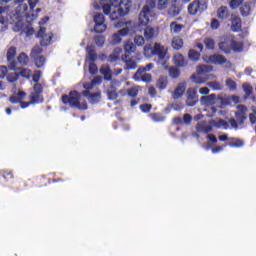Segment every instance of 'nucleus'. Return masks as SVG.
<instances>
[{
	"label": "nucleus",
	"mask_w": 256,
	"mask_h": 256,
	"mask_svg": "<svg viewBox=\"0 0 256 256\" xmlns=\"http://www.w3.org/2000/svg\"><path fill=\"white\" fill-rule=\"evenodd\" d=\"M204 59L207 63H212L213 65H224V63L227 61V58L221 54L206 56Z\"/></svg>",
	"instance_id": "15"
},
{
	"label": "nucleus",
	"mask_w": 256,
	"mask_h": 256,
	"mask_svg": "<svg viewBox=\"0 0 256 256\" xmlns=\"http://www.w3.org/2000/svg\"><path fill=\"white\" fill-rule=\"evenodd\" d=\"M183 45H185V42H183V38L180 36H174L172 38L171 47L175 51H180V49H183Z\"/></svg>",
	"instance_id": "20"
},
{
	"label": "nucleus",
	"mask_w": 256,
	"mask_h": 256,
	"mask_svg": "<svg viewBox=\"0 0 256 256\" xmlns=\"http://www.w3.org/2000/svg\"><path fill=\"white\" fill-rule=\"evenodd\" d=\"M151 17H155V12L149 8V5L143 6L138 17L139 27H147L151 21Z\"/></svg>",
	"instance_id": "6"
},
{
	"label": "nucleus",
	"mask_w": 256,
	"mask_h": 256,
	"mask_svg": "<svg viewBox=\"0 0 256 256\" xmlns=\"http://www.w3.org/2000/svg\"><path fill=\"white\" fill-rule=\"evenodd\" d=\"M20 69H18V77H24L25 79H31V70L27 69V68H21V66H19Z\"/></svg>",
	"instance_id": "44"
},
{
	"label": "nucleus",
	"mask_w": 256,
	"mask_h": 256,
	"mask_svg": "<svg viewBox=\"0 0 256 256\" xmlns=\"http://www.w3.org/2000/svg\"><path fill=\"white\" fill-rule=\"evenodd\" d=\"M183 29H185V25L183 24H178L177 22H171L170 23V31L172 33H181V31H183Z\"/></svg>",
	"instance_id": "35"
},
{
	"label": "nucleus",
	"mask_w": 256,
	"mask_h": 256,
	"mask_svg": "<svg viewBox=\"0 0 256 256\" xmlns=\"http://www.w3.org/2000/svg\"><path fill=\"white\" fill-rule=\"evenodd\" d=\"M7 79L9 83H15L19 79V73L18 72H13L8 74Z\"/></svg>",
	"instance_id": "56"
},
{
	"label": "nucleus",
	"mask_w": 256,
	"mask_h": 256,
	"mask_svg": "<svg viewBox=\"0 0 256 256\" xmlns=\"http://www.w3.org/2000/svg\"><path fill=\"white\" fill-rule=\"evenodd\" d=\"M209 7V3L207 0H193L188 5V13L189 15H197V13H203V11H207Z\"/></svg>",
	"instance_id": "7"
},
{
	"label": "nucleus",
	"mask_w": 256,
	"mask_h": 256,
	"mask_svg": "<svg viewBox=\"0 0 256 256\" xmlns=\"http://www.w3.org/2000/svg\"><path fill=\"white\" fill-rule=\"evenodd\" d=\"M181 13V8L177 6V4H172L168 10V14L171 15V17H177Z\"/></svg>",
	"instance_id": "39"
},
{
	"label": "nucleus",
	"mask_w": 256,
	"mask_h": 256,
	"mask_svg": "<svg viewBox=\"0 0 256 256\" xmlns=\"http://www.w3.org/2000/svg\"><path fill=\"white\" fill-rule=\"evenodd\" d=\"M86 51L89 61H91V63H95L97 61V52H95V46H87Z\"/></svg>",
	"instance_id": "25"
},
{
	"label": "nucleus",
	"mask_w": 256,
	"mask_h": 256,
	"mask_svg": "<svg viewBox=\"0 0 256 256\" xmlns=\"http://www.w3.org/2000/svg\"><path fill=\"white\" fill-rule=\"evenodd\" d=\"M32 81H34V83H39V81H41V71L38 70L34 72L32 75Z\"/></svg>",
	"instance_id": "63"
},
{
	"label": "nucleus",
	"mask_w": 256,
	"mask_h": 256,
	"mask_svg": "<svg viewBox=\"0 0 256 256\" xmlns=\"http://www.w3.org/2000/svg\"><path fill=\"white\" fill-rule=\"evenodd\" d=\"M188 58L190 61H199V59H201V53L197 52L195 49H190L188 52Z\"/></svg>",
	"instance_id": "40"
},
{
	"label": "nucleus",
	"mask_w": 256,
	"mask_h": 256,
	"mask_svg": "<svg viewBox=\"0 0 256 256\" xmlns=\"http://www.w3.org/2000/svg\"><path fill=\"white\" fill-rule=\"evenodd\" d=\"M134 43L137 47H143L145 45V38L142 35H136L134 37Z\"/></svg>",
	"instance_id": "50"
},
{
	"label": "nucleus",
	"mask_w": 256,
	"mask_h": 256,
	"mask_svg": "<svg viewBox=\"0 0 256 256\" xmlns=\"http://www.w3.org/2000/svg\"><path fill=\"white\" fill-rule=\"evenodd\" d=\"M98 71H99V68L97 67V64H95V62H91L89 64L90 75H97Z\"/></svg>",
	"instance_id": "54"
},
{
	"label": "nucleus",
	"mask_w": 256,
	"mask_h": 256,
	"mask_svg": "<svg viewBox=\"0 0 256 256\" xmlns=\"http://www.w3.org/2000/svg\"><path fill=\"white\" fill-rule=\"evenodd\" d=\"M18 67H25L29 63V56H27L24 52L20 53L18 58Z\"/></svg>",
	"instance_id": "33"
},
{
	"label": "nucleus",
	"mask_w": 256,
	"mask_h": 256,
	"mask_svg": "<svg viewBox=\"0 0 256 256\" xmlns=\"http://www.w3.org/2000/svg\"><path fill=\"white\" fill-rule=\"evenodd\" d=\"M17 56V48L15 46H11L8 50H7V61L9 63V70L10 71H18V69H21V67L19 66V63H17V61H15V57Z\"/></svg>",
	"instance_id": "11"
},
{
	"label": "nucleus",
	"mask_w": 256,
	"mask_h": 256,
	"mask_svg": "<svg viewBox=\"0 0 256 256\" xmlns=\"http://www.w3.org/2000/svg\"><path fill=\"white\" fill-rule=\"evenodd\" d=\"M185 91H187V84L185 82H180L172 92V99L175 101L177 99H181L185 95Z\"/></svg>",
	"instance_id": "14"
},
{
	"label": "nucleus",
	"mask_w": 256,
	"mask_h": 256,
	"mask_svg": "<svg viewBox=\"0 0 256 256\" xmlns=\"http://www.w3.org/2000/svg\"><path fill=\"white\" fill-rule=\"evenodd\" d=\"M149 117L154 121V123H163V121H165V116L159 113H151Z\"/></svg>",
	"instance_id": "45"
},
{
	"label": "nucleus",
	"mask_w": 256,
	"mask_h": 256,
	"mask_svg": "<svg viewBox=\"0 0 256 256\" xmlns=\"http://www.w3.org/2000/svg\"><path fill=\"white\" fill-rule=\"evenodd\" d=\"M216 99H217V95L210 94L207 96H202L200 98V101H201L202 105H215Z\"/></svg>",
	"instance_id": "24"
},
{
	"label": "nucleus",
	"mask_w": 256,
	"mask_h": 256,
	"mask_svg": "<svg viewBox=\"0 0 256 256\" xmlns=\"http://www.w3.org/2000/svg\"><path fill=\"white\" fill-rule=\"evenodd\" d=\"M119 97V94L117 93V90H108L107 91V98L109 101H115Z\"/></svg>",
	"instance_id": "53"
},
{
	"label": "nucleus",
	"mask_w": 256,
	"mask_h": 256,
	"mask_svg": "<svg viewBox=\"0 0 256 256\" xmlns=\"http://www.w3.org/2000/svg\"><path fill=\"white\" fill-rule=\"evenodd\" d=\"M251 5H253V2H245L240 6V15L242 17H249L251 15Z\"/></svg>",
	"instance_id": "22"
},
{
	"label": "nucleus",
	"mask_w": 256,
	"mask_h": 256,
	"mask_svg": "<svg viewBox=\"0 0 256 256\" xmlns=\"http://www.w3.org/2000/svg\"><path fill=\"white\" fill-rule=\"evenodd\" d=\"M26 96H27V93H25V91H19L17 94L12 95L9 98V101L10 103H21Z\"/></svg>",
	"instance_id": "26"
},
{
	"label": "nucleus",
	"mask_w": 256,
	"mask_h": 256,
	"mask_svg": "<svg viewBox=\"0 0 256 256\" xmlns=\"http://www.w3.org/2000/svg\"><path fill=\"white\" fill-rule=\"evenodd\" d=\"M122 38L118 33H115L112 35L111 37V43L112 45H119V43H121Z\"/></svg>",
	"instance_id": "55"
},
{
	"label": "nucleus",
	"mask_w": 256,
	"mask_h": 256,
	"mask_svg": "<svg viewBox=\"0 0 256 256\" xmlns=\"http://www.w3.org/2000/svg\"><path fill=\"white\" fill-rule=\"evenodd\" d=\"M129 97H137L139 95V89L137 87H132L127 90Z\"/></svg>",
	"instance_id": "58"
},
{
	"label": "nucleus",
	"mask_w": 256,
	"mask_h": 256,
	"mask_svg": "<svg viewBox=\"0 0 256 256\" xmlns=\"http://www.w3.org/2000/svg\"><path fill=\"white\" fill-rule=\"evenodd\" d=\"M94 43L97 47H103L105 45V36H95Z\"/></svg>",
	"instance_id": "52"
},
{
	"label": "nucleus",
	"mask_w": 256,
	"mask_h": 256,
	"mask_svg": "<svg viewBox=\"0 0 256 256\" xmlns=\"http://www.w3.org/2000/svg\"><path fill=\"white\" fill-rule=\"evenodd\" d=\"M144 55L145 57H155L156 55L160 61H163L167 57V48L159 42L154 43V46L146 44L144 46Z\"/></svg>",
	"instance_id": "4"
},
{
	"label": "nucleus",
	"mask_w": 256,
	"mask_h": 256,
	"mask_svg": "<svg viewBox=\"0 0 256 256\" xmlns=\"http://www.w3.org/2000/svg\"><path fill=\"white\" fill-rule=\"evenodd\" d=\"M30 103L39 105L45 103V97L43 96V85L41 83H35L32 87V91L29 94Z\"/></svg>",
	"instance_id": "5"
},
{
	"label": "nucleus",
	"mask_w": 256,
	"mask_h": 256,
	"mask_svg": "<svg viewBox=\"0 0 256 256\" xmlns=\"http://www.w3.org/2000/svg\"><path fill=\"white\" fill-rule=\"evenodd\" d=\"M124 51L125 55H131V53H135V51H137V47L133 42L128 41L124 44Z\"/></svg>",
	"instance_id": "30"
},
{
	"label": "nucleus",
	"mask_w": 256,
	"mask_h": 256,
	"mask_svg": "<svg viewBox=\"0 0 256 256\" xmlns=\"http://www.w3.org/2000/svg\"><path fill=\"white\" fill-rule=\"evenodd\" d=\"M203 43L209 51H213V49H215V40L213 38L207 37L204 39Z\"/></svg>",
	"instance_id": "43"
},
{
	"label": "nucleus",
	"mask_w": 256,
	"mask_h": 256,
	"mask_svg": "<svg viewBox=\"0 0 256 256\" xmlns=\"http://www.w3.org/2000/svg\"><path fill=\"white\" fill-rule=\"evenodd\" d=\"M242 88L245 93V99H247L248 97H251V95H253V86H251V84L244 83V84H242Z\"/></svg>",
	"instance_id": "41"
},
{
	"label": "nucleus",
	"mask_w": 256,
	"mask_h": 256,
	"mask_svg": "<svg viewBox=\"0 0 256 256\" xmlns=\"http://www.w3.org/2000/svg\"><path fill=\"white\" fill-rule=\"evenodd\" d=\"M228 145L229 147L239 148V147H243L244 142L239 138H231V141L228 143Z\"/></svg>",
	"instance_id": "47"
},
{
	"label": "nucleus",
	"mask_w": 256,
	"mask_h": 256,
	"mask_svg": "<svg viewBox=\"0 0 256 256\" xmlns=\"http://www.w3.org/2000/svg\"><path fill=\"white\" fill-rule=\"evenodd\" d=\"M121 60L125 63L124 69L126 71H131L137 69V62L131 58H129L128 54H123L121 56Z\"/></svg>",
	"instance_id": "17"
},
{
	"label": "nucleus",
	"mask_w": 256,
	"mask_h": 256,
	"mask_svg": "<svg viewBox=\"0 0 256 256\" xmlns=\"http://www.w3.org/2000/svg\"><path fill=\"white\" fill-rule=\"evenodd\" d=\"M119 53H121V49L116 48L114 52L108 56V63H117V61H119Z\"/></svg>",
	"instance_id": "34"
},
{
	"label": "nucleus",
	"mask_w": 256,
	"mask_h": 256,
	"mask_svg": "<svg viewBox=\"0 0 256 256\" xmlns=\"http://www.w3.org/2000/svg\"><path fill=\"white\" fill-rule=\"evenodd\" d=\"M173 62L176 67H186L187 65V60H185V56L181 53L174 54Z\"/></svg>",
	"instance_id": "19"
},
{
	"label": "nucleus",
	"mask_w": 256,
	"mask_h": 256,
	"mask_svg": "<svg viewBox=\"0 0 256 256\" xmlns=\"http://www.w3.org/2000/svg\"><path fill=\"white\" fill-rule=\"evenodd\" d=\"M144 37L146 41H151L155 37V28L146 27L144 30Z\"/></svg>",
	"instance_id": "37"
},
{
	"label": "nucleus",
	"mask_w": 256,
	"mask_h": 256,
	"mask_svg": "<svg viewBox=\"0 0 256 256\" xmlns=\"http://www.w3.org/2000/svg\"><path fill=\"white\" fill-rule=\"evenodd\" d=\"M197 131L198 133H211V131H213V126L198 124Z\"/></svg>",
	"instance_id": "42"
},
{
	"label": "nucleus",
	"mask_w": 256,
	"mask_h": 256,
	"mask_svg": "<svg viewBox=\"0 0 256 256\" xmlns=\"http://www.w3.org/2000/svg\"><path fill=\"white\" fill-rule=\"evenodd\" d=\"M186 125H190V123L193 121V116L191 114H184L183 120H182Z\"/></svg>",
	"instance_id": "64"
},
{
	"label": "nucleus",
	"mask_w": 256,
	"mask_h": 256,
	"mask_svg": "<svg viewBox=\"0 0 256 256\" xmlns=\"http://www.w3.org/2000/svg\"><path fill=\"white\" fill-rule=\"evenodd\" d=\"M169 5V0H158V9L163 11V9H167Z\"/></svg>",
	"instance_id": "59"
},
{
	"label": "nucleus",
	"mask_w": 256,
	"mask_h": 256,
	"mask_svg": "<svg viewBox=\"0 0 256 256\" xmlns=\"http://www.w3.org/2000/svg\"><path fill=\"white\" fill-rule=\"evenodd\" d=\"M231 30L234 33H239V31H241V18L236 16L232 19Z\"/></svg>",
	"instance_id": "29"
},
{
	"label": "nucleus",
	"mask_w": 256,
	"mask_h": 256,
	"mask_svg": "<svg viewBox=\"0 0 256 256\" xmlns=\"http://www.w3.org/2000/svg\"><path fill=\"white\" fill-rule=\"evenodd\" d=\"M231 13L229 12V8H227V6H221L220 8H218L217 10V17L218 19H229Z\"/></svg>",
	"instance_id": "23"
},
{
	"label": "nucleus",
	"mask_w": 256,
	"mask_h": 256,
	"mask_svg": "<svg viewBox=\"0 0 256 256\" xmlns=\"http://www.w3.org/2000/svg\"><path fill=\"white\" fill-rule=\"evenodd\" d=\"M101 99V94L100 93H93L90 94V102L91 103H97Z\"/></svg>",
	"instance_id": "61"
},
{
	"label": "nucleus",
	"mask_w": 256,
	"mask_h": 256,
	"mask_svg": "<svg viewBox=\"0 0 256 256\" xmlns=\"http://www.w3.org/2000/svg\"><path fill=\"white\" fill-rule=\"evenodd\" d=\"M93 19L95 23V33H105V31H107V24H105V15L101 13H96Z\"/></svg>",
	"instance_id": "12"
},
{
	"label": "nucleus",
	"mask_w": 256,
	"mask_h": 256,
	"mask_svg": "<svg viewBox=\"0 0 256 256\" xmlns=\"http://www.w3.org/2000/svg\"><path fill=\"white\" fill-rule=\"evenodd\" d=\"M100 73L104 77V81H111L113 79V72L111 71V67L109 65L102 66L100 68Z\"/></svg>",
	"instance_id": "21"
},
{
	"label": "nucleus",
	"mask_w": 256,
	"mask_h": 256,
	"mask_svg": "<svg viewBox=\"0 0 256 256\" xmlns=\"http://www.w3.org/2000/svg\"><path fill=\"white\" fill-rule=\"evenodd\" d=\"M47 28L40 27L39 31L36 34V37L40 39V45L42 47H48V45H51L53 43V32H50L46 34Z\"/></svg>",
	"instance_id": "10"
},
{
	"label": "nucleus",
	"mask_w": 256,
	"mask_h": 256,
	"mask_svg": "<svg viewBox=\"0 0 256 256\" xmlns=\"http://www.w3.org/2000/svg\"><path fill=\"white\" fill-rule=\"evenodd\" d=\"M7 3H11V0H0V15L9 13V5Z\"/></svg>",
	"instance_id": "38"
},
{
	"label": "nucleus",
	"mask_w": 256,
	"mask_h": 256,
	"mask_svg": "<svg viewBox=\"0 0 256 256\" xmlns=\"http://www.w3.org/2000/svg\"><path fill=\"white\" fill-rule=\"evenodd\" d=\"M152 108H153V106L151 104L140 105V109H141L142 113H149V111H151Z\"/></svg>",
	"instance_id": "62"
},
{
	"label": "nucleus",
	"mask_w": 256,
	"mask_h": 256,
	"mask_svg": "<svg viewBox=\"0 0 256 256\" xmlns=\"http://www.w3.org/2000/svg\"><path fill=\"white\" fill-rule=\"evenodd\" d=\"M219 49L220 51H223V53H226V54L231 53V50H232L231 41L220 42Z\"/></svg>",
	"instance_id": "31"
},
{
	"label": "nucleus",
	"mask_w": 256,
	"mask_h": 256,
	"mask_svg": "<svg viewBox=\"0 0 256 256\" xmlns=\"http://www.w3.org/2000/svg\"><path fill=\"white\" fill-rule=\"evenodd\" d=\"M131 7H133V2L131 0H122L118 4L113 2L104 4L102 9L105 15H110L111 21H119L121 17L129 15Z\"/></svg>",
	"instance_id": "1"
},
{
	"label": "nucleus",
	"mask_w": 256,
	"mask_h": 256,
	"mask_svg": "<svg viewBox=\"0 0 256 256\" xmlns=\"http://www.w3.org/2000/svg\"><path fill=\"white\" fill-rule=\"evenodd\" d=\"M239 111L236 112L235 117L240 125H243L245 123V120L247 119V116H245V112L247 111V108L245 105H239L238 106Z\"/></svg>",
	"instance_id": "18"
},
{
	"label": "nucleus",
	"mask_w": 256,
	"mask_h": 256,
	"mask_svg": "<svg viewBox=\"0 0 256 256\" xmlns=\"http://www.w3.org/2000/svg\"><path fill=\"white\" fill-rule=\"evenodd\" d=\"M199 103L197 90L189 88L186 92V107H195Z\"/></svg>",
	"instance_id": "13"
},
{
	"label": "nucleus",
	"mask_w": 256,
	"mask_h": 256,
	"mask_svg": "<svg viewBox=\"0 0 256 256\" xmlns=\"http://www.w3.org/2000/svg\"><path fill=\"white\" fill-rule=\"evenodd\" d=\"M41 53H43V48L40 46H35L30 53V57L31 59H34V63L38 69H41V67H43L47 61V58L41 55Z\"/></svg>",
	"instance_id": "9"
},
{
	"label": "nucleus",
	"mask_w": 256,
	"mask_h": 256,
	"mask_svg": "<svg viewBox=\"0 0 256 256\" xmlns=\"http://www.w3.org/2000/svg\"><path fill=\"white\" fill-rule=\"evenodd\" d=\"M14 31H22V33H25L26 37H31V35H34L35 33V29L31 26H23V22L18 21L16 22L15 26H14Z\"/></svg>",
	"instance_id": "16"
},
{
	"label": "nucleus",
	"mask_w": 256,
	"mask_h": 256,
	"mask_svg": "<svg viewBox=\"0 0 256 256\" xmlns=\"http://www.w3.org/2000/svg\"><path fill=\"white\" fill-rule=\"evenodd\" d=\"M134 79L136 81H143L144 83H151L153 81V75L150 73H142L140 76H135L134 74Z\"/></svg>",
	"instance_id": "28"
},
{
	"label": "nucleus",
	"mask_w": 256,
	"mask_h": 256,
	"mask_svg": "<svg viewBox=\"0 0 256 256\" xmlns=\"http://www.w3.org/2000/svg\"><path fill=\"white\" fill-rule=\"evenodd\" d=\"M169 75L170 77H172V79H179L181 75V70H179V68L177 67L172 66L169 68Z\"/></svg>",
	"instance_id": "46"
},
{
	"label": "nucleus",
	"mask_w": 256,
	"mask_h": 256,
	"mask_svg": "<svg viewBox=\"0 0 256 256\" xmlns=\"http://www.w3.org/2000/svg\"><path fill=\"white\" fill-rule=\"evenodd\" d=\"M39 3V0H28V4H19L16 7L15 14L18 21H21V19H31V17L35 16V7H37V4ZM30 7V8H29Z\"/></svg>",
	"instance_id": "3"
},
{
	"label": "nucleus",
	"mask_w": 256,
	"mask_h": 256,
	"mask_svg": "<svg viewBox=\"0 0 256 256\" xmlns=\"http://www.w3.org/2000/svg\"><path fill=\"white\" fill-rule=\"evenodd\" d=\"M155 67V64L148 63L145 66H140L138 70L135 72V77L141 76L142 73H147V71H151Z\"/></svg>",
	"instance_id": "27"
},
{
	"label": "nucleus",
	"mask_w": 256,
	"mask_h": 256,
	"mask_svg": "<svg viewBox=\"0 0 256 256\" xmlns=\"http://www.w3.org/2000/svg\"><path fill=\"white\" fill-rule=\"evenodd\" d=\"M231 46H232L233 51H236L237 53H241V51H243V43H241V42L232 40Z\"/></svg>",
	"instance_id": "49"
},
{
	"label": "nucleus",
	"mask_w": 256,
	"mask_h": 256,
	"mask_svg": "<svg viewBox=\"0 0 256 256\" xmlns=\"http://www.w3.org/2000/svg\"><path fill=\"white\" fill-rule=\"evenodd\" d=\"M243 1L245 0H231L229 2L231 9H237L240 5H243Z\"/></svg>",
	"instance_id": "57"
},
{
	"label": "nucleus",
	"mask_w": 256,
	"mask_h": 256,
	"mask_svg": "<svg viewBox=\"0 0 256 256\" xmlns=\"http://www.w3.org/2000/svg\"><path fill=\"white\" fill-rule=\"evenodd\" d=\"M0 175L5 179V181H13V179H15L13 171L11 170H0Z\"/></svg>",
	"instance_id": "36"
},
{
	"label": "nucleus",
	"mask_w": 256,
	"mask_h": 256,
	"mask_svg": "<svg viewBox=\"0 0 256 256\" xmlns=\"http://www.w3.org/2000/svg\"><path fill=\"white\" fill-rule=\"evenodd\" d=\"M226 87H228L230 91H235L237 89V82L233 81L231 78H228L226 80Z\"/></svg>",
	"instance_id": "51"
},
{
	"label": "nucleus",
	"mask_w": 256,
	"mask_h": 256,
	"mask_svg": "<svg viewBox=\"0 0 256 256\" xmlns=\"http://www.w3.org/2000/svg\"><path fill=\"white\" fill-rule=\"evenodd\" d=\"M61 101L63 105H69L72 109L87 111V109L89 108L87 102H81V93L76 90H72L68 94H63L61 97Z\"/></svg>",
	"instance_id": "2"
},
{
	"label": "nucleus",
	"mask_w": 256,
	"mask_h": 256,
	"mask_svg": "<svg viewBox=\"0 0 256 256\" xmlns=\"http://www.w3.org/2000/svg\"><path fill=\"white\" fill-rule=\"evenodd\" d=\"M207 85L215 91H219L221 89V84L217 81L208 82Z\"/></svg>",
	"instance_id": "60"
},
{
	"label": "nucleus",
	"mask_w": 256,
	"mask_h": 256,
	"mask_svg": "<svg viewBox=\"0 0 256 256\" xmlns=\"http://www.w3.org/2000/svg\"><path fill=\"white\" fill-rule=\"evenodd\" d=\"M197 74H193L191 76V79L193 83H196V85H201L202 83H205V79L201 77V75H205V73H211L213 71V67L209 65H200L196 68Z\"/></svg>",
	"instance_id": "8"
},
{
	"label": "nucleus",
	"mask_w": 256,
	"mask_h": 256,
	"mask_svg": "<svg viewBox=\"0 0 256 256\" xmlns=\"http://www.w3.org/2000/svg\"><path fill=\"white\" fill-rule=\"evenodd\" d=\"M101 83H103V78L101 76H96L90 83L84 85V87L85 89H93L95 85H101Z\"/></svg>",
	"instance_id": "32"
},
{
	"label": "nucleus",
	"mask_w": 256,
	"mask_h": 256,
	"mask_svg": "<svg viewBox=\"0 0 256 256\" xmlns=\"http://www.w3.org/2000/svg\"><path fill=\"white\" fill-rule=\"evenodd\" d=\"M167 83V79L160 77L156 82V87L160 89V91H163V89H167Z\"/></svg>",
	"instance_id": "48"
}]
</instances>
